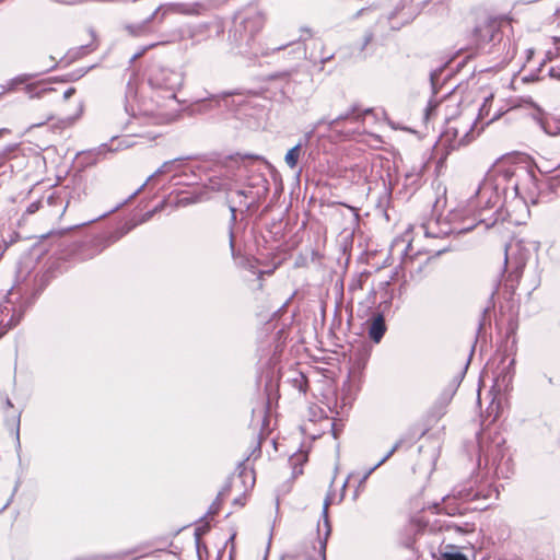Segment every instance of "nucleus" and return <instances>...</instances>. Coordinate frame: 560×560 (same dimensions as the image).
<instances>
[{"mask_svg":"<svg viewBox=\"0 0 560 560\" xmlns=\"http://www.w3.org/2000/svg\"><path fill=\"white\" fill-rule=\"evenodd\" d=\"M328 501L324 505V528H318L316 537L305 541L294 553L285 556L282 560H326V545L330 535V524L328 521Z\"/></svg>","mask_w":560,"mask_h":560,"instance_id":"obj_1","label":"nucleus"},{"mask_svg":"<svg viewBox=\"0 0 560 560\" xmlns=\"http://www.w3.org/2000/svg\"><path fill=\"white\" fill-rule=\"evenodd\" d=\"M255 477L252 471L242 470L237 476L233 477L228 486L218 494L217 501L211 505L209 513L217 514L223 501L232 499V501L241 506L244 505L246 494L253 489Z\"/></svg>","mask_w":560,"mask_h":560,"instance_id":"obj_2","label":"nucleus"},{"mask_svg":"<svg viewBox=\"0 0 560 560\" xmlns=\"http://www.w3.org/2000/svg\"><path fill=\"white\" fill-rule=\"evenodd\" d=\"M480 135L476 129V124H470L462 119L455 120L453 126H448L442 135L441 142L447 145L450 150H458L469 145Z\"/></svg>","mask_w":560,"mask_h":560,"instance_id":"obj_3","label":"nucleus"},{"mask_svg":"<svg viewBox=\"0 0 560 560\" xmlns=\"http://www.w3.org/2000/svg\"><path fill=\"white\" fill-rule=\"evenodd\" d=\"M503 23L504 19L500 16L487 15L478 19L471 31L472 44L479 48L498 39Z\"/></svg>","mask_w":560,"mask_h":560,"instance_id":"obj_4","label":"nucleus"},{"mask_svg":"<svg viewBox=\"0 0 560 560\" xmlns=\"http://www.w3.org/2000/svg\"><path fill=\"white\" fill-rule=\"evenodd\" d=\"M459 112V101L455 94H450L436 103H430L425 109V120L441 119L448 122Z\"/></svg>","mask_w":560,"mask_h":560,"instance_id":"obj_5","label":"nucleus"},{"mask_svg":"<svg viewBox=\"0 0 560 560\" xmlns=\"http://www.w3.org/2000/svg\"><path fill=\"white\" fill-rule=\"evenodd\" d=\"M75 93L74 88H69L66 91H59L57 88L44 83L36 88V96L43 101V103L59 104L66 102Z\"/></svg>","mask_w":560,"mask_h":560,"instance_id":"obj_6","label":"nucleus"},{"mask_svg":"<svg viewBox=\"0 0 560 560\" xmlns=\"http://www.w3.org/2000/svg\"><path fill=\"white\" fill-rule=\"evenodd\" d=\"M196 10L185 3H166L161 4L151 15V18L148 21H151L153 18L159 16V22L162 23L165 18L170 14H184V15H190L195 14Z\"/></svg>","mask_w":560,"mask_h":560,"instance_id":"obj_7","label":"nucleus"},{"mask_svg":"<svg viewBox=\"0 0 560 560\" xmlns=\"http://www.w3.org/2000/svg\"><path fill=\"white\" fill-rule=\"evenodd\" d=\"M368 334L370 339L375 343H378L387 330L384 315L381 313L373 315V317L368 320Z\"/></svg>","mask_w":560,"mask_h":560,"instance_id":"obj_8","label":"nucleus"},{"mask_svg":"<svg viewBox=\"0 0 560 560\" xmlns=\"http://www.w3.org/2000/svg\"><path fill=\"white\" fill-rule=\"evenodd\" d=\"M308 460V454L304 451H299L290 457V464L293 468V476L298 477L303 474V465Z\"/></svg>","mask_w":560,"mask_h":560,"instance_id":"obj_9","label":"nucleus"},{"mask_svg":"<svg viewBox=\"0 0 560 560\" xmlns=\"http://www.w3.org/2000/svg\"><path fill=\"white\" fill-rule=\"evenodd\" d=\"M301 150L302 145L296 144L287 152L284 160L290 168H295V166L298 165L301 155Z\"/></svg>","mask_w":560,"mask_h":560,"instance_id":"obj_10","label":"nucleus"},{"mask_svg":"<svg viewBox=\"0 0 560 560\" xmlns=\"http://www.w3.org/2000/svg\"><path fill=\"white\" fill-rule=\"evenodd\" d=\"M209 530L210 524L208 522H202L195 528L196 546L199 555L201 553V537L206 535Z\"/></svg>","mask_w":560,"mask_h":560,"instance_id":"obj_11","label":"nucleus"},{"mask_svg":"<svg viewBox=\"0 0 560 560\" xmlns=\"http://www.w3.org/2000/svg\"><path fill=\"white\" fill-rule=\"evenodd\" d=\"M454 549V546H446V550L441 551L442 560H468L464 553L455 551Z\"/></svg>","mask_w":560,"mask_h":560,"instance_id":"obj_12","label":"nucleus"},{"mask_svg":"<svg viewBox=\"0 0 560 560\" xmlns=\"http://www.w3.org/2000/svg\"><path fill=\"white\" fill-rule=\"evenodd\" d=\"M133 552L95 556L91 560H131ZM135 558H137L135 556Z\"/></svg>","mask_w":560,"mask_h":560,"instance_id":"obj_13","label":"nucleus"},{"mask_svg":"<svg viewBox=\"0 0 560 560\" xmlns=\"http://www.w3.org/2000/svg\"><path fill=\"white\" fill-rule=\"evenodd\" d=\"M21 319V315L18 316L12 315L11 318L3 323V320L0 322V337L5 335L12 327L16 326Z\"/></svg>","mask_w":560,"mask_h":560,"instance_id":"obj_14","label":"nucleus"},{"mask_svg":"<svg viewBox=\"0 0 560 560\" xmlns=\"http://www.w3.org/2000/svg\"><path fill=\"white\" fill-rule=\"evenodd\" d=\"M56 117V114L54 110H48L46 114H44L42 117L37 119L36 122L32 124V127H42L52 120Z\"/></svg>","mask_w":560,"mask_h":560,"instance_id":"obj_15","label":"nucleus"},{"mask_svg":"<svg viewBox=\"0 0 560 560\" xmlns=\"http://www.w3.org/2000/svg\"><path fill=\"white\" fill-rule=\"evenodd\" d=\"M230 160L232 161H257L259 160V156L257 154H253V153H245V154H242V153H236L234 155H231L229 158Z\"/></svg>","mask_w":560,"mask_h":560,"instance_id":"obj_16","label":"nucleus"},{"mask_svg":"<svg viewBox=\"0 0 560 560\" xmlns=\"http://www.w3.org/2000/svg\"><path fill=\"white\" fill-rule=\"evenodd\" d=\"M552 40H553L555 51L548 50V55L550 57H558V56H560V36H555Z\"/></svg>","mask_w":560,"mask_h":560,"instance_id":"obj_17","label":"nucleus"},{"mask_svg":"<svg viewBox=\"0 0 560 560\" xmlns=\"http://www.w3.org/2000/svg\"><path fill=\"white\" fill-rule=\"evenodd\" d=\"M163 43H153L147 47H143L139 52L135 56L136 58L142 57L149 49L155 48L159 45H162Z\"/></svg>","mask_w":560,"mask_h":560,"instance_id":"obj_18","label":"nucleus"},{"mask_svg":"<svg viewBox=\"0 0 560 560\" xmlns=\"http://www.w3.org/2000/svg\"><path fill=\"white\" fill-rule=\"evenodd\" d=\"M273 271H275V269L260 271V272H259V276H260V277H261L262 275L271 276V275L273 273Z\"/></svg>","mask_w":560,"mask_h":560,"instance_id":"obj_19","label":"nucleus"},{"mask_svg":"<svg viewBox=\"0 0 560 560\" xmlns=\"http://www.w3.org/2000/svg\"><path fill=\"white\" fill-rule=\"evenodd\" d=\"M36 209H37V206H36L35 203H32V205L28 207L27 211H28L30 213H33V212H35V210H36Z\"/></svg>","mask_w":560,"mask_h":560,"instance_id":"obj_20","label":"nucleus"},{"mask_svg":"<svg viewBox=\"0 0 560 560\" xmlns=\"http://www.w3.org/2000/svg\"><path fill=\"white\" fill-rule=\"evenodd\" d=\"M492 98H493V95H490L489 97H487V98H486L485 104H483V105H482V107H481V112H483V110H485V108H486V106H487V103H488L490 100H492Z\"/></svg>","mask_w":560,"mask_h":560,"instance_id":"obj_21","label":"nucleus"},{"mask_svg":"<svg viewBox=\"0 0 560 560\" xmlns=\"http://www.w3.org/2000/svg\"><path fill=\"white\" fill-rule=\"evenodd\" d=\"M450 501H451V498L447 497L444 499V504H445V508L448 509V505H450Z\"/></svg>","mask_w":560,"mask_h":560,"instance_id":"obj_22","label":"nucleus"},{"mask_svg":"<svg viewBox=\"0 0 560 560\" xmlns=\"http://www.w3.org/2000/svg\"><path fill=\"white\" fill-rule=\"evenodd\" d=\"M510 248H511V245L505 246V249H504L505 250V260H508V255H509L508 253H509Z\"/></svg>","mask_w":560,"mask_h":560,"instance_id":"obj_23","label":"nucleus"},{"mask_svg":"<svg viewBox=\"0 0 560 560\" xmlns=\"http://www.w3.org/2000/svg\"><path fill=\"white\" fill-rule=\"evenodd\" d=\"M166 100L168 102H173L175 100V95H168Z\"/></svg>","mask_w":560,"mask_h":560,"instance_id":"obj_24","label":"nucleus"},{"mask_svg":"<svg viewBox=\"0 0 560 560\" xmlns=\"http://www.w3.org/2000/svg\"><path fill=\"white\" fill-rule=\"evenodd\" d=\"M433 259V256H428L427 260H425V264H430Z\"/></svg>","mask_w":560,"mask_h":560,"instance_id":"obj_25","label":"nucleus"},{"mask_svg":"<svg viewBox=\"0 0 560 560\" xmlns=\"http://www.w3.org/2000/svg\"><path fill=\"white\" fill-rule=\"evenodd\" d=\"M260 443H261V441L259 440V441L257 442V451H258V455L260 454Z\"/></svg>","mask_w":560,"mask_h":560,"instance_id":"obj_26","label":"nucleus"},{"mask_svg":"<svg viewBox=\"0 0 560 560\" xmlns=\"http://www.w3.org/2000/svg\"><path fill=\"white\" fill-rule=\"evenodd\" d=\"M201 549L207 550V547H206V545L203 544V541H202V540H201Z\"/></svg>","mask_w":560,"mask_h":560,"instance_id":"obj_27","label":"nucleus"},{"mask_svg":"<svg viewBox=\"0 0 560 560\" xmlns=\"http://www.w3.org/2000/svg\"><path fill=\"white\" fill-rule=\"evenodd\" d=\"M454 512H455V509H450L448 514H454Z\"/></svg>","mask_w":560,"mask_h":560,"instance_id":"obj_28","label":"nucleus"}]
</instances>
